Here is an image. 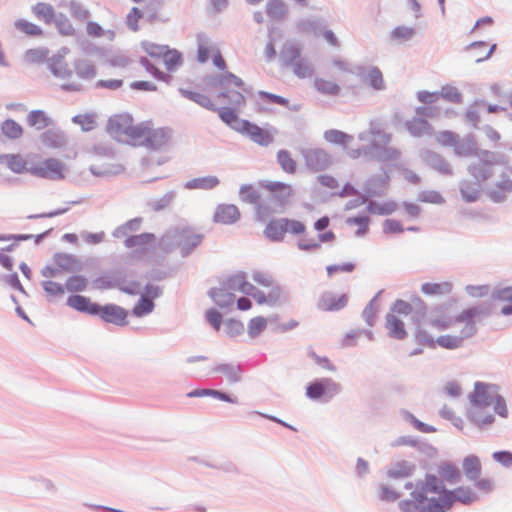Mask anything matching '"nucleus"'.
Here are the masks:
<instances>
[{"label":"nucleus","mask_w":512,"mask_h":512,"mask_svg":"<svg viewBox=\"0 0 512 512\" xmlns=\"http://www.w3.org/2000/svg\"><path fill=\"white\" fill-rule=\"evenodd\" d=\"M204 396H211V397H214V398H217L219 400L229 402V403L237 402L236 398H232L223 392H220L218 390H213V389H197V390H194V391L188 393V397H204Z\"/></svg>","instance_id":"4c0bfd02"},{"label":"nucleus","mask_w":512,"mask_h":512,"mask_svg":"<svg viewBox=\"0 0 512 512\" xmlns=\"http://www.w3.org/2000/svg\"><path fill=\"white\" fill-rule=\"evenodd\" d=\"M441 478L449 483H456L460 480L461 474L459 469L451 463H444L439 468Z\"/></svg>","instance_id":"a19ab883"},{"label":"nucleus","mask_w":512,"mask_h":512,"mask_svg":"<svg viewBox=\"0 0 512 512\" xmlns=\"http://www.w3.org/2000/svg\"><path fill=\"white\" fill-rule=\"evenodd\" d=\"M15 28L28 36H42L43 30L40 26L27 20L19 19L14 23Z\"/></svg>","instance_id":"79ce46f5"},{"label":"nucleus","mask_w":512,"mask_h":512,"mask_svg":"<svg viewBox=\"0 0 512 512\" xmlns=\"http://www.w3.org/2000/svg\"><path fill=\"white\" fill-rule=\"evenodd\" d=\"M277 162L284 172L288 174H294L296 172L297 163L287 150H280L277 153Z\"/></svg>","instance_id":"c9c22d12"},{"label":"nucleus","mask_w":512,"mask_h":512,"mask_svg":"<svg viewBox=\"0 0 512 512\" xmlns=\"http://www.w3.org/2000/svg\"><path fill=\"white\" fill-rule=\"evenodd\" d=\"M154 308V303L147 297H142L133 308V314L142 317L149 314Z\"/></svg>","instance_id":"13d9d810"},{"label":"nucleus","mask_w":512,"mask_h":512,"mask_svg":"<svg viewBox=\"0 0 512 512\" xmlns=\"http://www.w3.org/2000/svg\"><path fill=\"white\" fill-rule=\"evenodd\" d=\"M210 297L221 308L230 307L235 302V296L231 290H211Z\"/></svg>","instance_id":"2f4dec72"},{"label":"nucleus","mask_w":512,"mask_h":512,"mask_svg":"<svg viewBox=\"0 0 512 512\" xmlns=\"http://www.w3.org/2000/svg\"><path fill=\"white\" fill-rule=\"evenodd\" d=\"M221 90L220 97L227 100L228 104L239 107L245 105V88L244 82L236 75L226 72L215 80L213 85Z\"/></svg>","instance_id":"39448f33"},{"label":"nucleus","mask_w":512,"mask_h":512,"mask_svg":"<svg viewBox=\"0 0 512 512\" xmlns=\"http://www.w3.org/2000/svg\"><path fill=\"white\" fill-rule=\"evenodd\" d=\"M414 466L408 463H398L395 467L389 470L388 474L392 478H405L413 474Z\"/></svg>","instance_id":"3c124183"},{"label":"nucleus","mask_w":512,"mask_h":512,"mask_svg":"<svg viewBox=\"0 0 512 512\" xmlns=\"http://www.w3.org/2000/svg\"><path fill=\"white\" fill-rule=\"evenodd\" d=\"M172 140V131L168 127H155L150 120L140 122V131L135 146H145L160 150L167 147Z\"/></svg>","instance_id":"20e7f679"},{"label":"nucleus","mask_w":512,"mask_h":512,"mask_svg":"<svg viewBox=\"0 0 512 512\" xmlns=\"http://www.w3.org/2000/svg\"><path fill=\"white\" fill-rule=\"evenodd\" d=\"M347 303V298L342 295L338 298H334L331 295H325L321 298L319 306L325 311H336L343 308Z\"/></svg>","instance_id":"72a5a7b5"},{"label":"nucleus","mask_w":512,"mask_h":512,"mask_svg":"<svg viewBox=\"0 0 512 512\" xmlns=\"http://www.w3.org/2000/svg\"><path fill=\"white\" fill-rule=\"evenodd\" d=\"M96 315L103 321L114 325L124 326L128 323V312L124 308L114 304L98 306Z\"/></svg>","instance_id":"dca6fc26"},{"label":"nucleus","mask_w":512,"mask_h":512,"mask_svg":"<svg viewBox=\"0 0 512 512\" xmlns=\"http://www.w3.org/2000/svg\"><path fill=\"white\" fill-rule=\"evenodd\" d=\"M164 61L166 69L169 71L175 70L182 64L181 54L174 49L166 48V52L161 57Z\"/></svg>","instance_id":"c03bdc74"},{"label":"nucleus","mask_w":512,"mask_h":512,"mask_svg":"<svg viewBox=\"0 0 512 512\" xmlns=\"http://www.w3.org/2000/svg\"><path fill=\"white\" fill-rule=\"evenodd\" d=\"M155 240V236L151 233H142L128 237L125 240V246L128 248L140 247L144 248L146 245L152 243Z\"/></svg>","instance_id":"37998d69"},{"label":"nucleus","mask_w":512,"mask_h":512,"mask_svg":"<svg viewBox=\"0 0 512 512\" xmlns=\"http://www.w3.org/2000/svg\"><path fill=\"white\" fill-rule=\"evenodd\" d=\"M476 314L477 311L475 309H469L455 319L456 323L462 325V329L458 335H441L437 339H433L427 335L426 331H419L417 337L421 343L427 345L430 348L440 346L444 349H457L462 345L465 339H468L475 334L476 326L473 318Z\"/></svg>","instance_id":"7ed1b4c3"},{"label":"nucleus","mask_w":512,"mask_h":512,"mask_svg":"<svg viewBox=\"0 0 512 512\" xmlns=\"http://www.w3.org/2000/svg\"><path fill=\"white\" fill-rule=\"evenodd\" d=\"M476 155L478 161L469 166V172L477 182H483L493 175L494 167L498 162L495 154L490 151H481Z\"/></svg>","instance_id":"9b49d317"},{"label":"nucleus","mask_w":512,"mask_h":512,"mask_svg":"<svg viewBox=\"0 0 512 512\" xmlns=\"http://www.w3.org/2000/svg\"><path fill=\"white\" fill-rule=\"evenodd\" d=\"M314 88L323 95L338 96L341 92V86L333 79L316 77L313 82Z\"/></svg>","instance_id":"393cba45"},{"label":"nucleus","mask_w":512,"mask_h":512,"mask_svg":"<svg viewBox=\"0 0 512 512\" xmlns=\"http://www.w3.org/2000/svg\"><path fill=\"white\" fill-rule=\"evenodd\" d=\"M454 324L457 323L453 321L451 318L447 317L444 314H439L431 320L429 326L437 331H443L452 327Z\"/></svg>","instance_id":"4d7b16f0"},{"label":"nucleus","mask_w":512,"mask_h":512,"mask_svg":"<svg viewBox=\"0 0 512 512\" xmlns=\"http://www.w3.org/2000/svg\"><path fill=\"white\" fill-rule=\"evenodd\" d=\"M288 66L291 67L293 73L299 78H307L313 74V66L305 58H301Z\"/></svg>","instance_id":"ea45409f"},{"label":"nucleus","mask_w":512,"mask_h":512,"mask_svg":"<svg viewBox=\"0 0 512 512\" xmlns=\"http://www.w3.org/2000/svg\"><path fill=\"white\" fill-rule=\"evenodd\" d=\"M362 80L374 90H383L385 88V81L381 70L378 67L371 66L363 68L361 71Z\"/></svg>","instance_id":"412c9836"},{"label":"nucleus","mask_w":512,"mask_h":512,"mask_svg":"<svg viewBox=\"0 0 512 512\" xmlns=\"http://www.w3.org/2000/svg\"><path fill=\"white\" fill-rule=\"evenodd\" d=\"M324 138L327 142L346 147L352 141L353 137L336 129H330L324 132Z\"/></svg>","instance_id":"f704fd0d"},{"label":"nucleus","mask_w":512,"mask_h":512,"mask_svg":"<svg viewBox=\"0 0 512 512\" xmlns=\"http://www.w3.org/2000/svg\"><path fill=\"white\" fill-rule=\"evenodd\" d=\"M220 118L227 123L229 126L234 128L237 131H242V123L247 122L246 120L239 119L238 115L235 113L233 109L230 108H222L218 110Z\"/></svg>","instance_id":"473e14b6"},{"label":"nucleus","mask_w":512,"mask_h":512,"mask_svg":"<svg viewBox=\"0 0 512 512\" xmlns=\"http://www.w3.org/2000/svg\"><path fill=\"white\" fill-rule=\"evenodd\" d=\"M411 497L399 503L403 512H447L457 501L468 505L477 499L469 487L447 490L442 480L434 475H427L424 480L417 482Z\"/></svg>","instance_id":"f257e3e1"},{"label":"nucleus","mask_w":512,"mask_h":512,"mask_svg":"<svg viewBox=\"0 0 512 512\" xmlns=\"http://www.w3.org/2000/svg\"><path fill=\"white\" fill-rule=\"evenodd\" d=\"M414 35V30L410 27H397L392 31L391 37L394 41L404 42L410 40Z\"/></svg>","instance_id":"680f3d73"},{"label":"nucleus","mask_w":512,"mask_h":512,"mask_svg":"<svg viewBox=\"0 0 512 512\" xmlns=\"http://www.w3.org/2000/svg\"><path fill=\"white\" fill-rule=\"evenodd\" d=\"M340 391V386L331 378H322L310 383L306 388V395L312 400L332 398Z\"/></svg>","instance_id":"ddd939ff"},{"label":"nucleus","mask_w":512,"mask_h":512,"mask_svg":"<svg viewBox=\"0 0 512 512\" xmlns=\"http://www.w3.org/2000/svg\"><path fill=\"white\" fill-rule=\"evenodd\" d=\"M385 327L388 331V335L391 338L403 340L407 336L404 322L393 313H388L386 316Z\"/></svg>","instance_id":"4be33fe9"},{"label":"nucleus","mask_w":512,"mask_h":512,"mask_svg":"<svg viewBox=\"0 0 512 512\" xmlns=\"http://www.w3.org/2000/svg\"><path fill=\"white\" fill-rule=\"evenodd\" d=\"M240 218V211L233 204H221L217 206L213 219L214 222L229 225L233 224Z\"/></svg>","instance_id":"a211bd4d"},{"label":"nucleus","mask_w":512,"mask_h":512,"mask_svg":"<svg viewBox=\"0 0 512 512\" xmlns=\"http://www.w3.org/2000/svg\"><path fill=\"white\" fill-rule=\"evenodd\" d=\"M284 218L271 220L265 230L264 234L272 241H281L285 236Z\"/></svg>","instance_id":"cd10ccee"},{"label":"nucleus","mask_w":512,"mask_h":512,"mask_svg":"<svg viewBox=\"0 0 512 512\" xmlns=\"http://www.w3.org/2000/svg\"><path fill=\"white\" fill-rule=\"evenodd\" d=\"M329 72H330L331 76H333V77H337L340 74H351L352 73L349 64L343 60H334L331 63Z\"/></svg>","instance_id":"0e129e2a"},{"label":"nucleus","mask_w":512,"mask_h":512,"mask_svg":"<svg viewBox=\"0 0 512 512\" xmlns=\"http://www.w3.org/2000/svg\"><path fill=\"white\" fill-rule=\"evenodd\" d=\"M458 138H459V135L457 133L449 131V130L440 131L435 136V139L439 145L444 146V147H451V148L456 143Z\"/></svg>","instance_id":"864d4df0"},{"label":"nucleus","mask_w":512,"mask_h":512,"mask_svg":"<svg viewBox=\"0 0 512 512\" xmlns=\"http://www.w3.org/2000/svg\"><path fill=\"white\" fill-rule=\"evenodd\" d=\"M34 16L46 24H51L55 18L54 7L45 2H38L31 7Z\"/></svg>","instance_id":"bb28decb"},{"label":"nucleus","mask_w":512,"mask_h":512,"mask_svg":"<svg viewBox=\"0 0 512 512\" xmlns=\"http://www.w3.org/2000/svg\"><path fill=\"white\" fill-rule=\"evenodd\" d=\"M90 161V171L97 176L118 174L124 170L119 158L112 151L95 150Z\"/></svg>","instance_id":"6e6552de"},{"label":"nucleus","mask_w":512,"mask_h":512,"mask_svg":"<svg viewBox=\"0 0 512 512\" xmlns=\"http://www.w3.org/2000/svg\"><path fill=\"white\" fill-rule=\"evenodd\" d=\"M44 146L51 149H58L65 145V136L59 130H47L41 135Z\"/></svg>","instance_id":"c85d7f7f"},{"label":"nucleus","mask_w":512,"mask_h":512,"mask_svg":"<svg viewBox=\"0 0 512 512\" xmlns=\"http://www.w3.org/2000/svg\"><path fill=\"white\" fill-rule=\"evenodd\" d=\"M261 187L268 192L272 202L277 207L288 206L296 195L294 187L282 181H265L261 183Z\"/></svg>","instance_id":"1a4fd4ad"},{"label":"nucleus","mask_w":512,"mask_h":512,"mask_svg":"<svg viewBox=\"0 0 512 512\" xmlns=\"http://www.w3.org/2000/svg\"><path fill=\"white\" fill-rule=\"evenodd\" d=\"M412 311V306L403 301V300H397L392 308H391V311L389 313H393L394 315H403V316H407L411 313Z\"/></svg>","instance_id":"774afa93"},{"label":"nucleus","mask_w":512,"mask_h":512,"mask_svg":"<svg viewBox=\"0 0 512 512\" xmlns=\"http://www.w3.org/2000/svg\"><path fill=\"white\" fill-rule=\"evenodd\" d=\"M72 121L79 125L83 131H91L96 126V117L92 113L76 115L72 118Z\"/></svg>","instance_id":"49530a36"},{"label":"nucleus","mask_w":512,"mask_h":512,"mask_svg":"<svg viewBox=\"0 0 512 512\" xmlns=\"http://www.w3.org/2000/svg\"><path fill=\"white\" fill-rule=\"evenodd\" d=\"M267 327V320L264 317L257 316L250 320L249 334L254 337L258 336Z\"/></svg>","instance_id":"e2e57ef3"},{"label":"nucleus","mask_w":512,"mask_h":512,"mask_svg":"<svg viewBox=\"0 0 512 512\" xmlns=\"http://www.w3.org/2000/svg\"><path fill=\"white\" fill-rule=\"evenodd\" d=\"M107 131L117 141L135 146L140 123L134 124L133 118L128 114H118L108 120Z\"/></svg>","instance_id":"423d86ee"},{"label":"nucleus","mask_w":512,"mask_h":512,"mask_svg":"<svg viewBox=\"0 0 512 512\" xmlns=\"http://www.w3.org/2000/svg\"><path fill=\"white\" fill-rule=\"evenodd\" d=\"M267 14L272 18H281L285 15V5L281 0H272L266 10Z\"/></svg>","instance_id":"052dcab7"},{"label":"nucleus","mask_w":512,"mask_h":512,"mask_svg":"<svg viewBox=\"0 0 512 512\" xmlns=\"http://www.w3.org/2000/svg\"><path fill=\"white\" fill-rule=\"evenodd\" d=\"M52 73L63 81L61 88L65 91L79 92L83 89L81 81L75 79V75L63 59H56L51 64Z\"/></svg>","instance_id":"f8f14e48"},{"label":"nucleus","mask_w":512,"mask_h":512,"mask_svg":"<svg viewBox=\"0 0 512 512\" xmlns=\"http://www.w3.org/2000/svg\"><path fill=\"white\" fill-rule=\"evenodd\" d=\"M34 154L23 156L21 154H2L0 162L17 174L29 173L32 175L31 166H33Z\"/></svg>","instance_id":"2eb2a0df"},{"label":"nucleus","mask_w":512,"mask_h":512,"mask_svg":"<svg viewBox=\"0 0 512 512\" xmlns=\"http://www.w3.org/2000/svg\"><path fill=\"white\" fill-rule=\"evenodd\" d=\"M74 69V75L77 81H91L97 76L96 65L87 59H80L76 61L74 64Z\"/></svg>","instance_id":"aec40b11"},{"label":"nucleus","mask_w":512,"mask_h":512,"mask_svg":"<svg viewBox=\"0 0 512 512\" xmlns=\"http://www.w3.org/2000/svg\"><path fill=\"white\" fill-rule=\"evenodd\" d=\"M452 148L454 154L458 157H470L476 155L478 151L477 142L472 136L465 138L459 137Z\"/></svg>","instance_id":"5701e85b"},{"label":"nucleus","mask_w":512,"mask_h":512,"mask_svg":"<svg viewBox=\"0 0 512 512\" xmlns=\"http://www.w3.org/2000/svg\"><path fill=\"white\" fill-rule=\"evenodd\" d=\"M306 166L313 171H321L330 163L329 154L319 148L309 149L303 153Z\"/></svg>","instance_id":"f3484780"},{"label":"nucleus","mask_w":512,"mask_h":512,"mask_svg":"<svg viewBox=\"0 0 512 512\" xmlns=\"http://www.w3.org/2000/svg\"><path fill=\"white\" fill-rule=\"evenodd\" d=\"M259 97L267 102H270V103H274V104H278V105H281V106H284V107H288L289 106V100L282 97V96H279V95H276V94H272V93H269V92H265V91H259L258 93Z\"/></svg>","instance_id":"338daca9"},{"label":"nucleus","mask_w":512,"mask_h":512,"mask_svg":"<svg viewBox=\"0 0 512 512\" xmlns=\"http://www.w3.org/2000/svg\"><path fill=\"white\" fill-rule=\"evenodd\" d=\"M461 194L467 202H474L479 197V189L475 183L465 181L461 184Z\"/></svg>","instance_id":"603ef678"},{"label":"nucleus","mask_w":512,"mask_h":512,"mask_svg":"<svg viewBox=\"0 0 512 512\" xmlns=\"http://www.w3.org/2000/svg\"><path fill=\"white\" fill-rule=\"evenodd\" d=\"M32 175L48 180H63L67 174V166L61 160L49 157L42 159L34 154L33 166H31Z\"/></svg>","instance_id":"0eeeda50"},{"label":"nucleus","mask_w":512,"mask_h":512,"mask_svg":"<svg viewBox=\"0 0 512 512\" xmlns=\"http://www.w3.org/2000/svg\"><path fill=\"white\" fill-rule=\"evenodd\" d=\"M242 133L247 134L254 142L260 145H268L273 141L272 134L250 122L242 123Z\"/></svg>","instance_id":"6ab92c4d"},{"label":"nucleus","mask_w":512,"mask_h":512,"mask_svg":"<svg viewBox=\"0 0 512 512\" xmlns=\"http://www.w3.org/2000/svg\"><path fill=\"white\" fill-rule=\"evenodd\" d=\"M1 131L9 139H18L23 135V127L12 119H7L2 123Z\"/></svg>","instance_id":"58836bf2"},{"label":"nucleus","mask_w":512,"mask_h":512,"mask_svg":"<svg viewBox=\"0 0 512 512\" xmlns=\"http://www.w3.org/2000/svg\"><path fill=\"white\" fill-rule=\"evenodd\" d=\"M67 303L70 307L85 312L88 314L96 315L98 306L97 304L91 302V300L87 297L81 295H72L68 298Z\"/></svg>","instance_id":"a878e982"},{"label":"nucleus","mask_w":512,"mask_h":512,"mask_svg":"<svg viewBox=\"0 0 512 512\" xmlns=\"http://www.w3.org/2000/svg\"><path fill=\"white\" fill-rule=\"evenodd\" d=\"M438 93L440 94V98L446 99L453 103H459L462 100L461 93L456 87L453 86H444Z\"/></svg>","instance_id":"bf43d9fd"},{"label":"nucleus","mask_w":512,"mask_h":512,"mask_svg":"<svg viewBox=\"0 0 512 512\" xmlns=\"http://www.w3.org/2000/svg\"><path fill=\"white\" fill-rule=\"evenodd\" d=\"M184 95L188 99L196 102L197 104H199L200 106H202L206 109H209V110L216 109L214 102L211 100V98L209 96H207L204 93L196 92V91H184Z\"/></svg>","instance_id":"a18cd8bd"},{"label":"nucleus","mask_w":512,"mask_h":512,"mask_svg":"<svg viewBox=\"0 0 512 512\" xmlns=\"http://www.w3.org/2000/svg\"><path fill=\"white\" fill-rule=\"evenodd\" d=\"M284 225H285V233H291V234H302L304 233L306 227L305 225L298 220L284 218Z\"/></svg>","instance_id":"69168bd1"},{"label":"nucleus","mask_w":512,"mask_h":512,"mask_svg":"<svg viewBox=\"0 0 512 512\" xmlns=\"http://www.w3.org/2000/svg\"><path fill=\"white\" fill-rule=\"evenodd\" d=\"M142 49L152 58H161L166 52V45H159L150 41H143L141 43Z\"/></svg>","instance_id":"5fc2aeb1"},{"label":"nucleus","mask_w":512,"mask_h":512,"mask_svg":"<svg viewBox=\"0 0 512 512\" xmlns=\"http://www.w3.org/2000/svg\"><path fill=\"white\" fill-rule=\"evenodd\" d=\"M56 29L63 36H73L76 33V28L72 21L63 13H59L53 20Z\"/></svg>","instance_id":"7c9ffc66"},{"label":"nucleus","mask_w":512,"mask_h":512,"mask_svg":"<svg viewBox=\"0 0 512 512\" xmlns=\"http://www.w3.org/2000/svg\"><path fill=\"white\" fill-rule=\"evenodd\" d=\"M282 55L287 65L301 59V48L295 44L285 45L282 50Z\"/></svg>","instance_id":"6e6d98bb"},{"label":"nucleus","mask_w":512,"mask_h":512,"mask_svg":"<svg viewBox=\"0 0 512 512\" xmlns=\"http://www.w3.org/2000/svg\"><path fill=\"white\" fill-rule=\"evenodd\" d=\"M243 202L258 204L261 201V195L252 185H244L239 191Z\"/></svg>","instance_id":"de8ad7c7"},{"label":"nucleus","mask_w":512,"mask_h":512,"mask_svg":"<svg viewBox=\"0 0 512 512\" xmlns=\"http://www.w3.org/2000/svg\"><path fill=\"white\" fill-rule=\"evenodd\" d=\"M368 209L373 214L387 215L393 213L397 209V204L393 201L385 203L370 202Z\"/></svg>","instance_id":"09e8293b"},{"label":"nucleus","mask_w":512,"mask_h":512,"mask_svg":"<svg viewBox=\"0 0 512 512\" xmlns=\"http://www.w3.org/2000/svg\"><path fill=\"white\" fill-rule=\"evenodd\" d=\"M219 179L216 176L208 175L195 178L189 182L188 187L192 189L210 190L218 186Z\"/></svg>","instance_id":"e433bc0d"},{"label":"nucleus","mask_w":512,"mask_h":512,"mask_svg":"<svg viewBox=\"0 0 512 512\" xmlns=\"http://www.w3.org/2000/svg\"><path fill=\"white\" fill-rule=\"evenodd\" d=\"M469 399L471 408L468 415L471 421L478 426L489 425L494 422V416L487 412L488 407H492L500 417H508L506 401L500 395L498 386L494 384L476 382Z\"/></svg>","instance_id":"f03ea898"},{"label":"nucleus","mask_w":512,"mask_h":512,"mask_svg":"<svg viewBox=\"0 0 512 512\" xmlns=\"http://www.w3.org/2000/svg\"><path fill=\"white\" fill-rule=\"evenodd\" d=\"M27 122L30 126L42 130L52 124V119L43 110H33L28 114Z\"/></svg>","instance_id":"c756f323"},{"label":"nucleus","mask_w":512,"mask_h":512,"mask_svg":"<svg viewBox=\"0 0 512 512\" xmlns=\"http://www.w3.org/2000/svg\"><path fill=\"white\" fill-rule=\"evenodd\" d=\"M462 470L467 479L476 481L482 471L480 458L476 455H468L462 461Z\"/></svg>","instance_id":"b1692460"},{"label":"nucleus","mask_w":512,"mask_h":512,"mask_svg":"<svg viewBox=\"0 0 512 512\" xmlns=\"http://www.w3.org/2000/svg\"><path fill=\"white\" fill-rule=\"evenodd\" d=\"M202 241V235L189 228L179 230L174 235L173 245L182 257L189 255Z\"/></svg>","instance_id":"4468645a"},{"label":"nucleus","mask_w":512,"mask_h":512,"mask_svg":"<svg viewBox=\"0 0 512 512\" xmlns=\"http://www.w3.org/2000/svg\"><path fill=\"white\" fill-rule=\"evenodd\" d=\"M70 14L77 22H86L89 18V12L80 3L71 1L69 3Z\"/></svg>","instance_id":"8fccbe9b"},{"label":"nucleus","mask_w":512,"mask_h":512,"mask_svg":"<svg viewBox=\"0 0 512 512\" xmlns=\"http://www.w3.org/2000/svg\"><path fill=\"white\" fill-rule=\"evenodd\" d=\"M197 59L200 63H206L211 60L213 65L219 70H225L227 67L218 46L209 38H198Z\"/></svg>","instance_id":"9d476101"}]
</instances>
